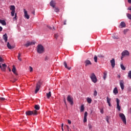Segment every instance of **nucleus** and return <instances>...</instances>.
I'll list each match as a JSON object with an SVG mask.
<instances>
[{"mask_svg":"<svg viewBox=\"0 0 131 131\" xmlns=\"http://www.w3.org/2000/svg\"><path fill=\"white\" fill-rule=\"evenodd\" d=\"M37 52L38 54H42L45 52V48L41 45H38L37 46Z\"/></svg>","mask_w":131,"mask_h":131,"instance_id":"1","label":"nucleus"},{"mask_svg":"<svg viewBox=\"0 0 131 131\" xmlns=\"http://www.w3.org/2000/svg\"><path fill=\"white\" fill-rule=\"evenodd\" d=\"M26 115L28 116H30V115H37V111L36 110H34L33 111H28L26 112Z\"/></svg>","mask_w":131,"mask_h":131,"instance_id":"2","label":"nucleus"},{"mask_svg":"<svg viewBox=\"0 0 131 131\" xmlns=\"http://www.w3.org/2000/svg\"><path fill=\"white\" fill-rule=\"evenodd\" d=\"M41 85V81H39L36 86V89L35 90V94H37V92L39 91L40 89V86Z\"/></svg>","mask_w":131,"mask_h":131,"instance_id":"3","label":"nucleus"},{"mask_svg":"<svg viewBox=\"0 0 131 131\" xmlns=\"http://www.w3.org/2000/svg\"><path fill=\"white\" fill-rule=\"evenodd\" d=\"M119 117L122 119L123 123L126 124V119L125 118V116L123 113H120L119 115Z\"/></svg>","mask_w":131,"mask_h":131,"instance_id":"4","label":"nucleus"},{"mask_svg":"<svg viewBox=\"0 0 131 131\" xmlns=\"http://www.w3.org/2000/svg\"><path fill=\"white\" fill-rule=\"evenodd\" d=\"M90 78L92 81H93V82H94V83H96L97 81H98V80L97 79V77H96V75H95L94 73H92L91 75Z\"/></svg>","mask_w":131,"mask_h":131,"instance_id":"5","label":"nucleus"},{"mask_svg":"<svg viewBox=\"0 0 131 131\" xmlns=\"http://www.w3.org/2000/svg\"><path fill=\"white\" fill-rule=\"evenodd\" d=\"M16 8L15 7V6L14 5H11L10 6V10L11 11V16L12 17H14V16H15V10Z\"/></svg>","mask_w":131,"mask_h":131,"instance_id":"6","label":"nucleus"},{"mask_svg":"<svg viewBox=\"0 0 131 131\" xmlns=\"http://www.w3.org/2000/svg\"><path fill=\"white\" fill-rule=\"evenodd\" d=\"M67 101L69 102L71 105H73V98L70 95H68L67 97Z\"/></svg>","mask_w":131,"mask_h":131,"instance_id":"7","label":"nucleus"},{"mask_svg":"<svg viewBox=\"0 0 131 131\" xmlns=\"http://www.w3.org/2000/svg\"><path fill=\"white\" fill-rule=\"evenodd\" d=\"M116 102H117V109H118V111H120L121 109L120 105H119V103H120V100H119V99L116 98Z\"/></svg>","mask_w":131,"mask_h":131,"instance_id":"8","label":"nucleus"},{"mask_svg":"<svg viewBox=\"0 0 131 131\" xmlns=\"http://www.w3.org/2000/svg\"><path fill=\"white\" fill-rule=\"evenodd\" d=\"M0 68L2 71H6V68H7V64H2L0 63Z\"/></svg>","mask_w":131,"mask_h":131,"instance_id":"9","label":"nucleus"},{"mask_svg":"<svg viewBox=\"0 0 131 131\" xmlns=\"http://www.w3.org/2000/svg\"><path fill=\"white\" fill-rule=\"evenodd\" d=\"M122 56H129V52L127 50L123 51L121 53Z\"/></svg>","mask_w":131,"mask_h":131,"instance_id":"10","label":"nucleus"},{"mask_svg":"<svg viewBox=\"0 0 131 131\" xmlns=\"http://www.w3.org/2000/svg\"><path fill=\"white\" fill-rule=\"evenodd\" d=\"M126 27V25L124 21H121L120 25L119 26V28H123Z\"/></svg>","mask_w":131,"mask_h":131,"instance_id":"11","label":"nucleus"},{"mask_svg":"<svg viewBox=\"0 0 131 131\" xmlns=\"http://www.w3.org/2000/svg\"><path fill=\"white\" fill-rule=\"evenodd\" d=\"M84 64L85 67H86L89 66V65H92V62H91L90 60L87 59L84 61Z\"/></svg>","mask_w":131,"mask_h":131,"instance_id":"12","label":"nucleus"},{"mask_svg":"<svg viewBox=\"0 0 131 131\" xmlns=\"http://www.w3.org/2000/svg\"><path fill=\"white\" fill-rule=\"evenodd\" d=\"M111 63L112 65V67L113 68H114L115 67V59L114 58H113L111 61Z\"/></svg>","mask_w":131,"mask_h":131,"instance_id":"13","label":"nucleus"},{"mask_svg":"<svg viewBox=\"0 0 131 131\" xmlns=\"http://www.w3.org/2000/svg\"><path fill=\"white\" fill-rule=\"evenodd\" d=\"M120 85L121 86V90H124V82H123V80H121L120 81Z\"/></svg>","mask_w":131,"mask_h":131,"instance_id":"14","label":"nucleus"},{"mask_svg":"<svg viewBox=\"0 0 131 131\" xmlns=\"http://www.w3.org/2000/svg\"><path fill=\"white\" fill-rule=\"evenodd\" d=\"M24 12L25 14V17L26 18V19H29L30 17L28 14L27 13V11H26V9H24Z\"/></svg>","mask_w":131,"mask_h":131,"instance_id":"15","label":"nucleus"},{"mask_svg":"<svg viewBox=\"0 0 131 131\" xmlns=\"http://www.w3.org/2000/svg\"><path fill=\"white\" fill-rule=\"evenodd\" d=\"M32 45H35V43L34 42H28V43L25 44V46L27 48H28V47H29V46H32Z\"/></svg>","mask_w":131,"mask_h":131,"instance_id":"16","label":"nucleus"},{"mask_svg":"<svg viewBox=\"0 0 131 131\" xmlns=\"http://www.w3.org/2000/svg\"><path fill=\"white\" fill-rule=\"evenodd\" d=\"M50 5L51 7H52V8H55V7L56 6V2H55V1H52L50 3Z\"/></svg>","mask_w":131,"mask_h":131,"instance_id":"17","label":"nucleus"},{"mask_svg":"<svg viewBox=\"0 0 131 131\" xmlns=\"http://www.w3.org/2000/svg\"><path fill=\"white\" fill-rule=\"evenodd\" d=\"M12 71L13 73H14V74L15 75H18V73H17V72H16V67H15V66H13V69L12 70Z\"/></svg>","mask_w":131,"mask_h":131,"instance_id":"18","label":"nucleus"},{"mask_svg":"<svg viewBox=\"0 0 131 131\" xmlns=\"http://www.w3.org/2000/svg\"><path fill=\"white\" fill-rule=\"evenodd\" d=\"M106 100H107V104H108V106L110 107H111V103L110 102L111 101V98H110L108 97H107Z\"/></svg>","mask_w":131,"mask_h":131,"instance_id":"19","label":"nucleus"},{"mask_svg":"<svg viewBox=\"0 0 131 131\" xmlns=\"http://www.w3.org/2000/svg\"><path fill=\"white\" fill-rule=\"evenodd\" d=\"M7 48L8 49H9V50H13V49H14V48H15V47L11 46V45H10V43L9 42H8Z\"/></svg>","mask_w":131,"mask_h":131,"instance_id":"20","label":"nucleus"},{"mask_svg":"<svg viewBox=\"0 0 131 131\" xmlns=\"http://www.w3.org/2000/svg\"><path fill=\"white\" fill-rule=\"evenodd\" d=\"M3 39L5 40V42H7L8 41V35L7 34H5L3 35Z\"/></svg>","mask_w":131,"mask_h":131,"instance_id":"21","label":"nucleus"},{"mask_svg":"<svg viewBox=\"0 0 131 131\" xmlns=\"http://www.w3.org/2000/svg\"><path fill=\"white\" fill-rule=\"evenodd\" d=\"M64 66L65 68H67V69H68V70H71V67L69 68L67 66V63L66 62V61L64 62Z\"/></svg>","mask_w":131,"mask_h":131,"instance_id":"22","label":"nucleus"},{"mask_svg":"<svg viewBox=\"0 0 131 131\" xmlns=\"http://www.w3.org/2000/svg\"><path fill=\"white\" fill-rule=\"evenodd\" d=\"M46 95L47 99H50V98H51V96H52V93L50 91L48 93H47Z\"/></svg>","mask_w":131,"mask_h":131,"instance_id":"23","label":"nucleus"},{"mask_svg":"<svg viewBox=\"0 0 131 131\" xmlns=\"http://www.w3.org/2000/svg\"><path fill=\"white\" fill-rule=\"evenodd\" d=\"M34 108L36 111V110H39V109H40V106H39V105L38 104H36L35 105Z\"/></svg>","mask_w":131,"mask_h":131,"instance_id":"24","label":"nucleus"},{"mask_svg":"<svg viewBox=\"0 0 131 131\" xmlns=\"http://www.w3.org/2000/svg\"><path fill=\"white\" fill-rule=\"evenodd\" d=\"M0 23L2 24V25H7V23L5 20L0 19Z\"/></svg>","mask_w":131,"mask_h":131,"instance_id":"25","label":"nucleus"},{"mask_svg":"<svg viewBox=\"0 0 131 131\" xmlns=\"http://www.w3.org/2000/svg\"><path fill=\"white\" fill-rule=\"evenodd\" d=\"M112 38H113V39H119V37L118 36V35H113L112 36Z\"/></svg>","mask_w":131,"mask_h":131,"instance_id":"26","label":"nucleus"},{"mask_svg":"<svg viewBox=\"0 0 131 131\" xmlns=\"http://www.w3.org/2000/svg\"><path fill=\"white\" fill-rule=\"evenodd\" d=\"M113 93L115 94V95H117V94H118V90H117V88H115L113 90Z\"/></svg>","mask_w":131,"mask_h":131,"instance_id":"27","label":"nucleus"},{"mask_svg":"<svg viewBox=\"0 0 131 131\" xmlns=\"http://www.w3.org/2000/svg\"><path fill=\"white\" fill-rule=\"evenodd\" d=\"M84 111V105L83 104L81 105L80 112H83Z\"/></svg>","mask_w":131,"mask_h":131,"instance_id":"28","label":"nucleus"},{"mask_svg":"<svg viewBox=\"0 0 131 131\" xmlns=\"http://www.w3.org/2000/svg\"><path fill=\"white\" fill-rule=\"evenodd\" d=\"M87 102L89 104H91L92 103V99L91 98H87Z\"/></svg>","mask_w":131,"mask_h":131,"instance_id":"29","label":"nucleus"},{"mask_svg":"<svg viewBox=\"0 0 131 131\" xmlns=\"http://www.w3.org/2000/svg\"><path fill=\"white\" fill-rule=\"evenodd\" d=\"M106 77H107V72H105L104 73H103V79L104 80H106Z\"/></svg>","mask_w":131,"mask_h":131,"instance_id":"30","label":"nucleus"},{"mask_svg":"<svg viewBox=\"0 0 131 131\" xmlns=\"http://www.w3.org/2000/svg\"><path fill=\"white\" fill-rule=\"evenodd\" d=\"M54 11L56 12V13H58V12H60V9L58 7H55Z\"/></svg>","mask_w":131,"mask_h":131,"instance_id":"31","label":"nucleus"},{"mask_svg":"<svg viewBox=\"0 0 131 131\" xmlns=\"http://www.w3.org/2000/svg\"><path fill=\"white\" fill-rule=\"evenodd\" d=\"M20 57H21V53H19L18 55L17 56V58H18L19 61H22V59H21V58H20Z\"/></svg>","mask_w":131,"mask_h":131,"instance_id":"32","label":"nucleus"},{"mask_svg":"<svg viewBox=\"0 0 131 131\" xmlns=\"http://www.w3.org/2000/svg\"><path fill=\"white\" fill-rule=\"evenodd\" d=\"M127 77L128 78H129V79H131V71L128 72Z\"/></svg>","mask_w":131,"mask_h":131,"instance_id":"33","label":"nucleus"},{"mask_svg":"<svg viewBox=\"0 0 131 131\" xmlns=\"http://www.w3.org/2000/svg\"><path fill=\"white\" fill-rule=\"evenodd\" d=\"M94 59L95 63H97V62H98V57H97L96 55H95L94 56Z\"/></svg>","mask_w":131,"mask_h":131,"instance_id":"34","label":"nucleus"},{"mask_svg":"<svg viewBox=\"0 0 131 131\" xmlns=\"http://www.w3.org/2000/svg\"><path fill=\"white\" fill-rule=\"evenodd\" d=\"M88 126H89V129H92L93 126L92 125V124L91 123H89L88 124Z\"/></svg>","mask_w":131,"mask_h":131,"instance_id":"35","label":"nucleus"},{"mask_svg":"<svg viewBox=\"0 0 131 131\" xmlns=\"http://www.w3.org/2000/svg\"><path fill=\"white\" fill-rule=\"evenodd\" d=\"M120 66L122 70H125V67H124V66H123V64H121Z\"/></svg>","mask_w":131,"mask_h":131,"instance_id":"36","label":"nucleus"},{"mask_svg":"<svg viewBox=\"0 0 131 131\" xmlns=\"http://www.w3.org/2000/svg\"><path fill=\"white\" fill-rule=\"evenodd\" d=\"M127 17L128 19H129V20H131V14L129 13L127 14Z\"/></svg>","mask_w":131,"mask_h":131,"instance_id":"37","label":"nucleus"},{"mask_svg":"<svg viewBox=\"0 0 131 131\" xmlns=\"http://www.w3.org/2000/svg\"><path fill=\"white\" fill-rule=\"evenodd\" d=\"M50 60V57L47 56L45 58V61H49Z\"/></svg>","mask_w":131,"mask_h":131,"instance_id":"38","label":"nucleus"},{"mask_svg":"<svg viewBox=\"0 0 131 131\" xmlns=\"http://www.w3.org/2000/svg\"><path fill=\"white\" fill-rule=\"evenodd\" d=\"M98 95V92H97V90L94 91V96L96 97Z\"/></svg>","mask_w":131,"mask_h":131,"instance_id":"39","label":"nucleus"},{"mask_svg":"<svg viewBox=\"0 0 131 131\" xmlns=\"http://www.w3.org/2000/svg\"><path fill=\"white\" fill-rule=\"evenodd\" d=\"M30 72H32L33 69L31 67H29Z\"/></svg>","mask_w":131,"mask_h":131,"instance_id":"40","label":"nucleus"},{"mask_svg":"<svg viewBox=\"0 0 131 131\" xmlns=\"http://www.w3.org/2000/svg\"><path fill=\"white\" fill-rule=\"evenodd\" d=\"M84 117H88V112L84 113Z\"/></svg>","mask_w":131,"mask_h":131,"instance_id":"41","label":"nucleus"},{"mask_svg":"<svg viewBox=\"0 0 131 131\" xmlns=\"http://www.w3.org/2000/svg\"><path fill=\"white\" fill-rule=\"evenodd\" d=\"M86 121H87L86 117H84V119H83L84 123H85V122H86Z\"/></svg>","mask_w":131,"mask_h":131,"instance_id":"42","label":"nucleus"},{"mask_svg":"<svg viewBox=\"0 0 131 131\" xmlns=\"http://www.w3.org/2000/svg\"><path fill=\"white\" fill-rule=\"evenodd\" d=\"M109 118H110L109 117H108V116L106 117V120L107 123H109Z\"/></svg>","mask_w":131,"mask_h":131,"instance_id":"43","label":"nucleus"},{"mask_svg":"<svg viewBox=\"0 0 131 131\" xmlns=\"http://www.w3.org/2000/svg\"><path fill=\"white\" fill-rule=\"evenodd\" d=\"M13 19H14V20H17V13H15V16H14V17L13 18Z\"/></svg>","mask_w":131,"mask_h":131,"instance_id":"44","label":"nucleus"},{"mask_svg":"<svg viewBox=\"0 0 131 131\" xmlns=\"http://www.w3.org/2000/svg\"><path fill=\"white\" fill-rule=\"evenodd\" d=\"M0 100H1V101H5V100H6V98L4 97H1Z\"/></svg>","mask_w":131,"mask_h":131,"instance_id":"45","label":"nucleus"},{"mask_svg":"<svg viewBox=\"0 0 131 131\" xmlns=\"http://www.w3.org/2000/svg\"><path fill=\"white\" fill-rule=\"evenodd\" d=\"M98 57H99V58H104V56L102 55H99Z\"/></svg>","mask_w":131,"mask_h":131,"instance_id":"46","label":"nucleus"},{"mask_svg":"<svg viewBox=\"0 0 131 131\" xmlns=\"http://www.w3.org/2000/svg\"><path fill=\"white\" fill-rule=\"evenodd\" d=\"M54 37L55 38H58V34H55Z\"/></svg>","mask_w":131,"mask_h":131,"instance_id":"47","label":"nucleus"},{"mask_svg":"<svg viewBox=\"0 0 131 131\" xmlns=\"http://www.w3.org/2000/svg\"><path fill=\"white\" fill-rule=\"evenodd\" d=\"M68 122L69 124H71V121H70V120H68Z\"/></svg>","mask_w":131,"mask_h":131,"instance_id":"48","label":"nucleus"},{"mask_svg":"<svg viewBox=\"0 0 131 131\" xmlns=\"http://www.w3.org/2000/svg\"><path fill=\"white\" fill-rule=\"evenodd\" d=\"M32 14H33V15H35V11L33 10V11L32 12Z\"/></svg>","mask_w":131,"mask_h":131,"instance_id":"49","label":"nucleus"},{"mask_svg":"<svg viewBox=\"0 0 131 131\" xmlns=\"http://www.w3.org/2000/svg\"><path fill=\"white\" fill-rule=\"evenodd\" d=\"M126 32H127V31L126 30H124V33L126 34Z\"/></svg>","mask_w":131,"mask_h":131,"instance_id":"50","label":"nucleus"},{"mask_svg":"<svg viewBox=\"0 0 131 131\" xmlns=\"http://www.w3.org/2000/svg\"><path fill=\"white\" fill-rule=\"evenodd\" d=\"M13 82H15L17 81V79H14L13 81H12Z\"/></svg>","mask_w":131,"mask_h":131,"instance_id":"51","label":"nucleus"},{"mask_svg":"<svg viewBox=\"0 0 131 131\" xmlns=\"http://www.w3.org/2000/svg\"><path fill=\"white\" fill-rule=\"evenodd\" d=\"M3 31V27L0 26V31Z\"/></svg>","mask_w":131,"mask_h":131,"instance_id":"52","label":"nucleus"},{"mask_svg":"<svg viewBox=\"0 0 131 131\" xmlns=\"http://www.w3.org/2000/svg\"><path fill=\"white\" fill-rule=\"evenodd\" d=\"M124 57V56H122L121 57V60H122Z\"/></svg>","mask_w":131,"mask_h":131,"instance_id":"53","label":"nucleus"},{"mask_svg":"<svg viewBox=\"0 0 131 131\" xmlns=\"http://www.w3.org/2000/svg\"><path fill=\"white\" fill-rule=\"evenodd\" d=\"M128 3H129V4H131V0H128Z\"/></svg>","mask_w":131,"mask_h":131,"instance_id":"54","label":"nucleus"},{"mask_svg":"<svg viewBox=\"0 0 131 131\" xmlns=\"http://www.w3.org/2000/svg\"><path fill=\"white\" fill-rule=\"evenodd\" d=\"M67 128H68V130H69V126L67 125Z\"/></svg>","mask_w":131,"mask_h":131,"instance_id":"55","label":"nucleus"},{"mask_svg":"<svg viewBox=\"0 0 131 131\" xmlns=\"http://www.w3.org/2000/svg\"><path fill=\"white\" fill-rule=\"evenodd\" d=\"M64 104H65L66 105H67V104H66V99H64Z\"/></svg>","mask_w":131,"mask_h":131,"instance_id":"56","label":"nucleus"},{"mask_svg":"<svg viewBox=\"0 0 131 131\" xmlns=\"http://www.w3.org/2000/svg\"><path fill=\"white\" fill-rule=\"evenodd\" d=\"M48 28H49V29H52V27H50V26H48Z\"/></svg>","mask_w":131,"mask_h":131,"instance_id":"57","label":"nucleus"},{"mask_svg":"<svg viewBox=\"0 0 131 131\" xmlns=\"http://www.w3.org/2000/svg\"><path fill=\"white\" fill-rule=\"evenodd\" d=\"M100 112H101V113H102V114L104 113V111H103L102 110H101Z\"/></svg>","mask_w":131,"mask_h":131,"instance_id":"58","label":"nucleus"},{"mask_svg":"<svg viewBox=\"0 0 131 131\" xmlns=\"http://www.w3.org/2000/svg\"><path fill=\"white\" fill-rule=\"evenodd\" d=\"M64 25H66V20L64 21Z\"/></svg>","mask_w":131,"mask_h":131,"instance_id":"59","label":"nucleus"},{"mask_svg":"<svg viewBox=\"0 0 131 131\" xmlns=\"http://www.w3.org/2000/svg\"><path fill=\"white\" fill-rule=\"evenodd\" d=\"M63 125H64V124L62 123V124H61V127H63Z\"/></svg>","mask_w":131,"mask_h":131,"instance_id":"60","label":"nucleus"},{"mask_svg":"<svg viewBox=\"0 0 131 131\" xmlns=\"http://www.w3.org/2000/svg\"><path fill=\"white\" fill-rule=\"evenodd\" d=\"M9 71L10 72H11V69H9Z\"/></svg>","mask_w":131,"mask_h":131,"instance_id":"61","label":"nucleus"},{"mask_svg":"<svg viewBox=\"0 0 131 131\" xmlns=\"http://www.w3.org/2000/svg\"><path fill=\"white\" fill-rule=\"evenodd\" d=\"M61 129L62 131H64V129H63V127H61Z\"/></svg>","mask_w":131,"mask_h":131,"instance_id":"62","label":"nucleus"},{"mask_svg":"<svg viewBox=\"0 0 131 131\" xmlns=\"http://www.w3.org/2000/svg\"><path fill=\"white\" fill-rule=\"evenodd\" d=\"M53 28L54 30H56V28H55L54 27H53Z\"/></svg>","mask_w":131,"mask_h":131,"instance_id":"63","label":"nucleus"},{"mask_svg":"<svg viewBox=\"0 0 131 131\" xmlns=\"http://www.w3.org/2000/svg\"><path fill=\"white\" fill-rule=\"evenodd\" d=\"M119 78H120V76H118Z\"/></svg>","mask_w":131,"mask_h":131,"instance_id":"64","label":"nucleus"}]
</instances>
